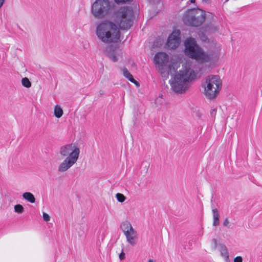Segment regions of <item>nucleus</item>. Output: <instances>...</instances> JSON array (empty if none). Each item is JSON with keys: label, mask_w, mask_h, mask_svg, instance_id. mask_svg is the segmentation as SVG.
I'll return each mask as SVG.
<instances>
[{"label": "nucleus", "mask_w": 262, "mask_h": 262, "mask_svg": "<svg viewBox=\"0 0 262 262\" xmlns=\"http://www.w3.org/2000/svg\"><path fill=\"white\" fill-rule=\"evenodd\" d=\"M203 86L206 97L212 99L219 93L222 88V81L217 75H209L206 78Z\"/></svg>", "instance_id": "0eeeda50"}, {"label": "nucleus", "mask_w": 262, "mask_h": 262, "mask_svg": "<svg viewBox=\"0 0 262 262\" xmlns=\"http://www.w3.org/2000/svg\"><path fill=\"white\" fill-rule=\"evenodd\" d=\"M142 165L143 166L144 165H145V167L147 168L149 167V164L146 162H142Z\"/></svg>", "instance_id": "bb28decb"}, {"label": "nucleus", "mask_w": 262, "mask_h": 262, "mask_svg": "<svg viewBox=\"0 0 262 262\" xmlns=\"http://www.w3.org/2000/svg\"><path fill=\"white\" fill-rule=\"evenodd\" d=\"M126 241L132 246L136 244V238L137 236V231L133 228L124 234Z\"/></svg>", "instance_id": "9d476101"}, {"label": "nucleus", "mask_w": 262, "mask_h": 262, "mask_svg": "<svg viewBox=\"0 0 262 262\" xmlns=\"http://www.w3.org/2000/svg\"><path fill=\"white\" fill-rule=\"evenodd\" d=\"M203 2H205L206 3L209 4L210 3L211 0H203Z\"/></svg>", "instance_id": "cd10ccee"}, {"label": "nucleus", "mask_w": 262, "mask_h": 262, "mask_svg": "<svg viewBox=\"0 0 262 262\" xmlns=\"http://www.w3.org/2000/svg\"><path fill=\"white\" fill-rule=\"evenodd\" d=\"M234 262H243V259L241 256H237L234 258Z\"/></svg>", "instance_id": "5701e85b"}, {"label": "nucleus", "mask_w": 262, "mask_h": 262, "mask_svg": "<svg viewBox=\"0 0 262 262\" xmlns=\"http://www.w3.org/2000/svg\"><path fill=\"white\" fill-rule=\"evenodd\" d=\"M190 2H191V3H195V0H190Z\"/></svg>", "instance_id": "7c9ffc66"}, {"label": "nucleus", "mask_w": 262, "mask_h": 262, "mask_svg": "<svg viewBox=\"0 0 262 262\" xmlns=\"http://www.w3.org/2000/svg\"><path fill=\"white\" fill-rule=\"evenodd\" d=\"M180 31L178 30L173 31L169 36L166 46L171 49L177 48L180 43Z\"/></svg>", "instance_id": "1a4fd4ad"}, {"label": "nucleus", "mask_w": 262, "mask_h": 262, "mask_svg": "<svg viewBox=\"0 0 262 262\" xmlns=\"http://www.w3.org/2000/svg\"><path fill=\"white\" fill-rule=\"evenodd\" d=\"M185 54L191 59L201 63L210 62L212 60L211 55L205 52L196 43L194 38L190 37L185 41Z\"/></svg>", "instance_id": "39448f33"}, {"label": "nucleus", "mask_w": 262, "mask_h": 262, "mask_svg": "<svg viewBox=\"0 0 262 262\" xmlns=\"http://www.w3.org/2000/svg\"><path fill=\"white\" fill-rule=\"evenodd\" d=\"M42 217L44 221H45L46 222H48L50 220V216H49V215L45 212H43Z\"/></svg>", "instance_id": "412c9836"}, {"label": "nucleus", "mask_w": 262, "mask_h": 262, "mask_svg": "<svg viewBox=\"0 0 262 262\" xmlns=\"http://www.w3.org/2000/svg\"><path fill=\"white\" fill-rule=\"evenodd\" d=\"M229 223V220L228 219H226L224 222L223 225L224 226H228Z\"/></svg>", "instance_id": "a878e982"}, {"label": "nucleus", "mask_w": 262, "mask_h": 262, "mask_svg": "<svg viewBox=\"0 0 262 262\" xmlns=\"http://www.w3.org/2000/svg\"><path fill=\"white\" fill-rule=\"evenodd\" d=\"M119 258L121 260L125 258V253L123 251L120 254Z\"/></svg>", "instance_id": "b1692460"}, {"label": "nucleus", "mask_w": 262, "mask_h": 262, "mask_svg": "<svg viewBox=\"0 0 262 262\" xmlns=\"http://www.w3.org/2000/svg\"><path fill=\"white\" fill-rule=\"evenodd\" d=\"M212 213H213V225L214 226H216L219 225L220 222H219V217H220V214L218 211V210L216 208H213L212 209Z\"/></svg>", "instance_id": "4468645a"}, {"label": "nucleus", "mask_w": 262, "mask_h": 262, "mask_svg": "<svg viewBox=\"0 0 262 262\" xmlns=\"http://www.w3.org/2000/svg\"><path fill=\"white\" fill-rule=\"evenodd\" d=\"M54 114L57 118H60L63 115V110L58 105H56L54 110Z\"/></svg>", "instance_id": "dca6fc26"}, {"label": "nucleus", "mask_w": 262, "mask_h": 262, "mask_svg": "<svg viewBox=\"0 0 262 262\" xmlns=\"http://www.w3.org/2000/svg\"><path fill=\"white\" fill-rule=\"evenodd\" d=\"M154 60L155 64L159 69L161 76L165 78L168 77L172 67L173 70L175 71V67L173 64L168 65L169 56L164 52H159L156 54Z\"/></svg>", "instance_id": "6e6552de"}, {"label": "nucleus", "mask_w": 262, "mask_h": 262, "mask_svg": "<svg viewBox=\"0 0 262 262\" xmlns=\"http://www.w3.org/2000/svg\"><path fill=\"white\" fill-rule=\"evenodd\" d=\"M121 54V50L119 48H116L113 50H110L107 52V56L114 62L118 61V57Z\"/></svg>", "instance_id": "9b49d317"}, {"label": "nucleus", "mask_w": 262, "mask_h": 262, "mask_svg": "<svg viewBox=\"0 0 262 262\" xmlns=\"http://www.w3.org/2000/svg\"><path fill=\"white\" fill-rule=\"evenodd\" d=\"M22 85L27 88H29L31 86V83L29 79L27 78H23L21 80Z\"/></svg>", "instance_id": "a211bd4d"}, {"label": "nucleus", "mask_w": 262, "mask_h": 262, "mask_svg": "<svg viewBox=\"0 0 262 262\" xmlns=\"http://www.w3.org/2000/svg\"><path fill=\"white\" fill-rule=\"evenodd\" d=\"M216 109H213V110H211V111H210V115L212 117H213V116H215V115H216Z\"/></svg>", "instance_id": "393cba45"}, {"label": "nucleus", "mask_w": 262, "mask_h": 262, "mask_svg": "<svg viewBox=\"0 0 262 262\" xmlns=\"http://www.w3.org/2000/svg\"><path fill=\"white\" fill-rule=\"evenodd\" d=\"M96 34L101 42L109 45L118 42L120 31L116 24L110 20H104L97 25Z\"/></svg>", "instance_id": "7ed1b4c3"}, {"label": "nucleus", "mask_w": 262, "mask_h": 262, "mask_svg": "<svg viewBox=\"0 0 262 262\" xmlns=\"http://www.w3.org/2000/svg\"><path fill=\"white\" fill-rule=\"evenodd\" d=\"M148 262H156V261L154 259H149Z\"/></svg>", "instance_id": "c756f323"}, {"label": "nucleus", "mask_w": 262, "mask_h": 262, "mask_svg": "<svg viewBox=\"0 0 262 262\" xmlns=\"http://www.w3.org/2000/svg\"><path fill=\"white\" fill-rule=\"evenodd\" d=\"M190 67V62L186 61L175 75L173 79L169 81L172 90L176 93L182 94L185 92L189 87L190 82L195 78V73Z\"/></svg>", "instance_id": "f03ea898"}, {"label": "nucleus", "mask_w": 262, "mask_h": 262, "mask_svg": "<svg viewBox=\"0 0 262 262\" xmlns=\"http://www.w3.org/2000/svg\"><path fill=\"white\" fill-rule=\"evenodd\" d=\"M23 198L27 200L28 202L33 203L35 202V199L34 196L32 193L29 192H26L23 193Z\"/></svg>", "instance_id": "2eb2a0df"}, {"label": "nucleus", "mask_w": 262, "mask_h": 262, "mask_svg": "<svg viewBox=\"0 0 262 262\" xmlns=\"http://www.w3.org/2000/svg\"><path fill=\"white\" fill-rule=\"evenodd\" d=\"M24 207L21 205L17 204L14 206V210L16 212L21 213L24 211Z\"/></svg>", "instance_id": "6ab92c4d"}, {"label": "nucleus", "mask_w": 262, "mask_h": 262, "mask_svg": "<svg viewBox=\"0 0 262 262\" xmlns=\"http://www.w3.org/2000/svg\"><path fill=\"white\" fill-rule=\"evenodd\" d=\"M92 15L97 19L111 17L122 29L127 30L133 24L134 12L129 7L114 10V5L109 0H96L91 8Z\"/></svg>", "instance_id": "f257e3e1"}, {"label": "nucleus", "mask_w": 262, "mask_h": 262, "mask_svg": "<svg viewBox=\"0 0 262 262\" xmlns=\"http://www.w3.org/2000/svg\"><path fill=\"white\" fill-rule=\"evenodd\" d=\"M206 18L205 12L200 9H190L184 13L183 20L184 23L190 26L198 27L201 26L205 21Z\"/></svg>", "instance_id": "423d86ee"}, {"label": "nucleus", "mask_w": 262, "mask_h": 262, "mask_svg": "<svg viewBox=\"0 0 262 262\" xmlns=\"http://www.w3.org/2000/svg\"><path fill=\"white\" fill-rule=\"evenodd\" d=\"M116 198L118 202L122 203L125 200V197L124 195L121 193H118L116 194Z\"/></svg>", "instance_id": "aec40b11"}, {"label": "nucleus", "mask_w": 262, "mask_h": 262, "mask_svg": "<svg viewBox=\"0 0 262 262\" xmlns=\"http://www.w3.org/2000/svg\"><path fill=\"white\" fill-rule=\"evenodd\" d=\"M120 228L122 231L123 232L124 234H125V233H126L128 231L130 230V229L133 227L129 222L125 221L121 224Z\"/></svg>", "instance_id": "ddd939ff"}, {"label": "nucleus", "mask_w": 262, "mask_h": 262, "mask_svg": "<svg viewBox=\"0 0 262 262\" xmlns=\"http://www.w3.org/2000/svg\"><path fill=\"white\" fill-rule=\"evenodd\" d=\"M196 115L198 117H201V114L200 112H196Z\"/></svg>", "instance_id": "c85d7f7f"}, {"label": "nucleus", "mask_w": 262, "mask_h": 262, "mask_svg": "<svg viewBox=\"0 0 262 262\" xmlns=\"http://www.w3.org/2000/svg\"><path fill=\"white\" fill-rule=\"evenodd\" d=\"M117 4H123L132 1V0H114Z\"/></svg>", "instance_id": "4be33fe9"}, {"label": "nucleus", "mask_w": 262, "mask_h": 262, "mask_svg": "<svg viewBox=\"0 0 262 262\" xmlns=\"http://www.w3.org/2000/svg\"><path fill=\"white\" fill-rule=\"evenodd\" d=\"M80 152L79 148L75 144L69 143L61 146L59 153L64 159L59 165L58 171L64 172L72 167L77 162Z\"/></svg>", "instance_id": "20e7f679"}, {"label": "nucleus", "mask_w": 262, "mask_h": 262, "mask_svg": "<svg viewBox=\"0 0 262 262\" xmlns=\"http://www.w3.org/2000/svg\"><path fill=\"white\" fill-rule=\"evenodd\" d=\"M220 251L221 255L227 260L229 259V254L226 247L225 246H221Z\"/></svg>", "instance_id": "f3484780"}, {"label": "nucleus", "mask_w": 262, "mask_h": 262, "mask_svg": "<svg viewBox=\"0 0 262 262\" xmlns=\"http://www.w3.org/2000/svg\"><path fill=\"white\" fill-rule=\"evenodd\" d=\"M123 76L128 79L130 82L135 84L137 86H139V83L134 79L132 75L129 72L128 70L124 68L122 70Z\"/></svg>", "instance_id": "f8f14e48"}]
</instances>
